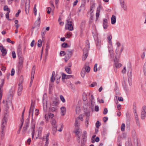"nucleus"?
I'll list each match as a JSON object with an SVG mask.
<instances>
[{
	"label": "nucleus",
	"instance_id": "1",
	"mask_svg": "<svg viewBox=\"0 0 146 146\" xmlns=\"http://www.w3.org/2000/svg\"><path fill=\"white\" fill-rule=\"evenodd\" d=\"M73 22L72 21H70V19H68L67 21V23L65 25V28L70 31L73 30V27L72 25Z\"/></svg>",
	"mask_w": 146,
	"mask_h": 146
},
{
	"label": "nucleus",
	"instance_id": "2",
	"mask_svg": "<svg viewBox=\"0 0 146 146\" xmlns=\"http://www.w3.org/2000/svg\"><path fill=\"white\" fill-rule=\"evenodd\" d=\"M18 57L19 61L18 66V70H21L22 68L24 58L23 57L22 55H19Z\"/></svg>",
	"mask_w": 146,
	"mask_h": 146
},
{
	"label": "nucleus",
	"instance_id": "3",
	"mask_svg": "<svg viewBox=\"0 0 146 146\" xmlns=\"http://www.w3.org/2000/svg\"><path fill=\"white\" fill-rule=\"evenodd\" d=\"M7 118L4 116L2 121L1 130L5 131V127L6 125Z\"/></svg>",
	"mask_w": 146,
	"mask_h": 146
},
{
	"label": "nucleus",
	"instance_id": "4",
	"mask_svg": "<svg viewBox=\"0 0 146 146\" xmlns=\"http://www.w3.org/2000/svg\"><path fill=\"white\" fill-rule=\"evenodd\" d=\"M108 43L111 45L110 47H109L108 48V51L110 53L109 55L110 56V58H111L113 57V50L112 46V42L111 40H109L108 41Z\"/></svg>",
	"mask_w": 146,
	"mask_h": 146
},
{
	"label": "nucleus",
	"instance_id": "5",
	"mask_svg": "<svg viewBox=\"0 0 146 146\" xmlns=\"http://www.w3.org/2000/svg\"><path fill=\"white\" fill-rule=\"evenodd\" d=\"M63 129V125L62 124L58 125V126L56 127H52V131H58L61 132V131Z\"/></svg>",
	"mask_w": 146,
	"mask_h": 146
},
{
	"label": "nucleus",
	"instance_id": "6",
	"mask_svg": "<svg viewBox=\"0 0 146 146\" xmlns=\"http://www.w3.org/2000/svg\"><path fill=\"white\" fill-rule=\"evenodd\" d=\"M30 0H26L25 5V11L26 13L28 14L29 13Z\"/></svg>",
	"mask_w": 146,
	"mask_h": 146
},
{
	"label": "nucleus",
	"instance_id": "7",
	"mask_svg": "<svg viewBox=\"0 0 146 146\" xmlns=\"http://www.w3.org/2000/svg\"><path fill=\"white\" fill-rule=\"evenodd\" d=\"M146 115V106H143L142 108L141 114V118L142 119L145 118Z\"/></svg>",
	"mask_w": 146,
	"mask_h": 146
},
{
	"label": "nucleus",
	"instance_id": "8",
	"mask_svg": "<svg viewBox=\"0 0 146 146\" xmlns=\"http://www.w3.org/2000/svg\"><path fill=\"white\" fill-rule=\"evenodd\" d=\"M83 54L82 57V60H85L87 57L88 54V50L86 48H84L83 50Z\"/></svg>",
	"mask_w": 146,
	"mask_h": 146
},
{
	"label": "nucleus",
	"instance_id": "9",
	"mask_svg": "<svg viewBox=\"0 0 146 146\" xmlns=\"http://www.w3.org/2000/svg\"><path fill=\"white\" fill-rule=\"evenodd\" d=\"M35 106L33 102V100H32V102L31 106L29 111V115H30V114L31 113L32 116H33V111L34 109Z\"/></svg>",
	"mask_w": 146,
	"mask_h": 146
},
{
	"label": "nucleus",
	"instance_id": "10",
	"mask_svg": "<svg viewBox=\"0 0 146 146\" xmlns=\"http://www.w3.org/2000/svg\"><path fill=\"white\" fill-rule=\"evenodd\" d=\"M0 50L2 53V56H5L7 53V51L5 48L3 46H0Z\"/></svg>",
	"mask_w": 146,
	"mask_h": 146
},
{
	"label": "nucleus",
	"instance_id": "11",
	"mask_svg": "<svg viewBox=\"0 0 146 146\" xmlns=\"http://www.w3.org/2000/svg\"><path fill=\"white\" fill-rule=\"evenodd\" d=\"M35 66H34L32 68L31 71V81H33L34 78V75L35 74Z\"/></svg>",
	"mask_w": 146,
	"mask_h": 146
},
{
	"label": "nucleus",
	"instance_id": "12",
	"mask_svg": "<svg viewBox=\"0 0 146 146\" xmlns=\"http://www.w3.org/2000/svg\"><path fill=\"white\" fill-rule=\"evenodd\" d=\"M35 66H34L32 68L31 71V81H33L34 78V75L35 74Z\"/></svg>",
	"mask_w": 146,
	"mask_h": 146
},
{
	"label": "nucleus",
	"instance_id": "13",
	"mask_svg": "<svg viewBox=\"0 0 146 146\" xmlns=\"http://www.w3.org/2000/svg\"><path fill=\"white\" fill-rule=\"evenodd\" d=\"M107 21L108 20L107 19H104L103 26L104 29H107L108 26Z\"/></svg>",
	"mask_w": 146,
	"mask_h": 146
},
{
	"label": "nucleus",
	"instance_id": "14",
	"mask_svg": "<svg viewBox=\"0 0 146 146\" xmlns=\"http://www.w3.org/2000/svg\"><path fill=\"white\" fill-rule=\"evenodd\" d=\"M119 1L122 7L123 8L124 10L126 11L127 10V6L125 4L123 0H119Z\"/></svg>",
	"mask_w": 146,
	"mask_h": 146
},
{
	"label": "nucleus",
	"instance_id": "15",
	"mask_svg": "<svg viewBox=\"0 0 146 146\" xmlns=\"http://www.w3.org/2000/svg\"><path fill=\"white\" fill-rule=\"evenodd\" d=\"M87 137V133L86 131H84L83 132L82 136V139H83V141L85 142L86 141V138Z\"/></svg>",
	"mask_w": 146,
	"mask_h": 146
},
{
	"label": "nucleus",
	"instance_id": "16",
	"mask_svg": "<svg viewBox=\"0 0 146 146\" xmlns=\"http://www.w3.org/2000/svg\"><path fill=\"white\" fill-rule=\"evenodd\" d=\"M61 114L62 115H64L66 113V109L65 107H63L60 108Z\"/></svg>",
	"mask_w": 146,
	"mask_h": 146
},
{
	"label": "nucleus",
	"instance_id": "17",
	"mask_svg": "<svg viewBox=\"0 0 146 146\" xmlns=\"http://www.w3.org/2000/svg\"><path fill=\"white\" fill-rule=\"evenodd\" d=\"M116 17L114 15H113L111 18V22L112 24H113L116 23Z\"/></svg>",
	"mask_w": 146,
	"mask_h": 146
},
{
	"label": "nucleus",
	"instance_id": "18",
	"mask_svg": "<svg viewBox=\"0 0 146 146\" xmlns=\"http://www.w3.org/2000/svg\"><path fill=\"white\" fill-rule=\"evenodd\" d=\"M85 23L84 21H82L80 25V28L81 29V32L82 33V30L84 29L85 27Z\"/></svg>",
	"mask_w": 146,
	"mask_h": 146
},
{
	"label": "nucleus",
	"instance_id": "19",
	"mask_svg": "<svg viewBox=\"0 0 146 146\" xmlns=\"http://www.w3.org/2000/svg\"><path fill=\"white\" fill-rule=\"evenodd\" d=\"M5 131H1L0 136V138L1 140L3 139L5 137Z\"/></svg>",
	"mask_w": 146,
	"mask_h": 146
},
{
	"label": "nucleus",
	"instance_id": "20",
	"mask_svg": "<svg viewBox=\"0 0 146 146\" xmlns=\"http://www.w3.org/2000/svg\"><path fill=\"white\" fill-rule=\"evenodd\" d=\"M73 50H67V54L68 56L71 58L73 53Z\"/></svg>",
	"mask_w": 146,
	"mask_h": 146
},
{
	"label": "nucleus",
	"instance_id": "21",
	"mask_svg": "<svg viewBox=\"0 0 146 146\" xmlns=\"http://www.w3.org/2000/svg\"><path fill=\"white\" fill-rule=\"evenodd\" d=\"M65 69L66 72L67 73L69 74H71L72 73V72L70 68L67 67H65Z\"/></svg>",
	"mask_w": 146,
	"mask_h": 146
},
{
	"label": "nucleus",
	"instance_id": "22",
	"mask_svg": "<svg viewBox=\"0 0 146 146\" xmlns=\"http://www.w3.org/2000/svg\"><path fill=\"white\" fill-rule=\"evenodd\" d=\"M114 61L115 63V66L116 68H119L121 66V63H118L117 62L116 59H114Z\"/></svg>",
	"mask_w": 146,
	"mask_h": 146
},
{
	"label": "nucleus",
	"instance_id": "23",
	"mask_svg": "<svg viewBox=\"0 0 146 146\" xmlns=\"http://www.w3.org/2000/svg\"><path fill=\"white\" fill-rule=\"evenodd\" d=\"M51 124L52 127L58 126L57 125L56 121L54 119H53L52 120L51 122Z\"/></svg>",
	"mask_w": 146,
	"mask_h": 146
},
{
	"label": "nucleus",
	"instance_id": "24",
	"mask_svg": "<svg viewBox=\"0 0 146 146\" xmlns=\"http://www.w3.org/2000/svg\"><path fill=\"white\" fill-rule=\"evenodd\" d=\"M83 68L84 69L85 71L87 72H89L90 70V68L88 66H85Z\"/></svg>",
	"mask_w": 146,
	"mask_h": 146
},
{
	"label": "nucleus",
	"instance_id": "25",
	"mask_svg": "<svg viewBox=\"0 0 146 146\" xmlns=\"http://www.w3.org/2000/svg\"><path fill=\"white\" fill-rule=\"evenodd\" d=\"M95 7V4L93 3L90 6V11L91 12V14L93 12V11L94 10Z\"/></svg>",
	"mask_w": 146,
	"mask_h": 146
},
{
	"label": "nucleus",
	"instance_id": "26",
	"mask_svg": "<svg viewBox=\"0 0 146 146\" xmlns=\"http://www.w3.org/2000/svg\"><path fill=\"white\" fill-rule=\"evenodd\" d=\"M59 104V102L57 101H53L52 104L51 105L53 106H56Z\"/></svg>",
	"mask_w": 146,
	"mask_h": 146
},
{
	"label": "nucleus",
	"instance_id": "27",
	"mask_svg": "<svg viewBox=\"0 0 146 146\" xmlns=\"http://www.w3.org/2000/svg\"><path fill=\"white\" fill-rule=\"evenodd\" d=\"M29 127V124L27 123L23 127V131H25Z\"/></svg>",
	"mask_w": 146,
	"mask_h": 146
},
{
	"label": "nucleus",
	"instance_id": "28",
	"mask_svg": "<svg viewBox=\"0 0 146 146\" xmlns=\"http://www.w3.org/2000/svg\"><path fill=\"white\" fill-rule=\"evenodd\" d=\"M80 122L78 120V118H76L75 120V126L78 127L80 125Z\"/></svg>",
	"mask_w": 146,
	"mask_h": 146
},
{
	"label": "nucleus",
	"instance_id": "29",
	"mask_svg": "<svg viewBox=\"0 0 146 146\" xmlns=\"http://www.w3.org/2000/svg\"><path fill=\"white\" fill-rule=\"evenodd\" d=\"M38 19L37 20L35 23V24L36 26H37L38 25H39L40 24V18L38 17Z\"/></svg>",
	"mask_w": 146,
	"mask_h": 146
},
{
	"label": "nucleus",
	"instance_id": "30",
	"mask_svg": "<svg viewBox=\"0 0 146 146\" xmlns=\"http://www.w3.org/2000/svg\"><path fill=\"white\" fill-rule=\"evenodd\" d=\"M86 73V72L84 70V68H83L82 71L81 72V75L82 77L84 78V77L85 74Z\"/></svg>",
	"mask_w": 146,
	"mask_h": 146
},
{
	"label": "nucleus",
	"instance_id": "31",
	"mask_svg": "<svg viewBox=\"0 0 146 146\" xmlns=\"http://www.w3.org/2000/svg\"><path fill=\"white\" fill-rule=\"evenodd\" d=\"M3 10L4 11H7V12H10V9L8 8V7L7 5H5L4 7Z\"/></svg>",
	"mask_w": 146,
	"mask_h": 146
},
{
	"label": "nucleus",
	"instance_id": "32",
	"mask_svg": "<svg viewBox=\"0 0 146 146\" xmlns=\"http://www.w3.org/2000/svg\"><path fill=\"white\" fill-rule=\"evenodd\" d=\"M82 98L83 100L86 101L87 99V95L85 93H84L82 96Z\"/></svg>",
	"mask_w": 146,
	"mask_h": 146
},
{
	"label": "nucleus",
	"instance_id": "33",
	"mask_svg": "<svg viewBox=\"0 0 146 146\" xmlns=\"http://www.w3.org/2000/svg\"><path fill=\"white\" fill-rule=\"evenodd\" d=\"M25 108H24V110L23 111L22 113V119H21V124H23L24 122V119H23V115H24V113L25 112Z\"/></svg>",
	"mask_w": 146,
	"mask_h": 146
},
{
	"label": "nucleus",
	"instance_id": "34",
	"mask_svg": "<svg viewBox=\"0 0 146 146\" xmlns=\"http://www.w3.org/2000/svg\"><path fill=\"white\" fill-rule=\"evenodd\" d=\"M125 125L124 123H122L121 126V130L122 131H123L125 130Z\"/></svg>",
	"mask_w": 146,
	"mask_h": 146
},
{
	"label": "nucleus",
	"instance_id": "35",
	"mask_svg": "<svg viewBox=\"0 0 146 146\" xmlns=\"http://www.w3.org/2000/svg\"><path fill=\"white\" fill-rule=\"evenodd\" d=\"M86 47H87L88 48V49H87V48H86L87 50H89V49L90 48V43L89 42V41L88 40H87L86 41Z\"/></svg>",
	"mask_w": 146,
	"mask_h": 146
},
{
	"label": "nucleus",
	"instance_id": "36",
	"mask_svg": "<svg viewBox=\"0 0 146 146\" xmlns=\"http://www.w3.org/2000/svg\"><path fill=\"white\" fill-rule=\"evenodd\" d=\"M62 46L63 48H67L69 46V45L67 43L64 42L62 44Z\"/></svg>",
	"mask_w": 146,
	"mask_h": 146
},
{
	"label": "nucleus",
	"instance_id": "37",
	"mask_svg": "<svg viewBox=\"0 0 146 146\" xmlns=\"http://www.w3.org/2000/svg\"><path fill=\"white\" fill-rule=\"evenodd\" d=\"M36 5L35 4L33 8L34 13L35 15H36L37 10L36 8Z\"/></svg>",
	"mask_w": 146,
	"mask_h": 146
},
{
	"label": "nucleus",
	"instance_id": "38",
	"mask_svg": "<svg viewBox=\"0 0 146 146\" xmlns=\"http://www.w3.org/2000/svg\"><path fill=\"white\" fill-rule=\"evenodd\" d=\"M42 40H39L38 42V46L39 47H40L42 46Z\"/></svg>",
	"mask_w": 146,
	"mask_h": 146
},
{
	"label": "nucleus",
	"instance_id": "39",
	"mask_svg": "<svg viewBox=\"0 0 146 146\" xmlns=\"http://www.w3.org/2000/svg\"><path fill=\"white\" fill-rule=\"evenodd\" d=\"M143 72L144 75L146 76V62H145L143 66Z\"/></svg>",
	"mask_w": 146,
	"mask_h": 146
},
{
	"label": "nucleus",
	"instance_id": "40",
	"mask_svg": "<svg viewBox=\"0 0 146 146\" xmlns=\"http://www.w3.org/2000/svg\"><path fill=\"white\" fill-rule=\"evenodd\" d=\"M100 9L97 8V12L96 13V16L97 17H98L100 15Z\"/></svg>",
	"mask_w": 146,
	"mask_h": 146
},
{
	"label": "nucleus",
	"instance_id": "41",
	"mask_svg": "<svg viewBox=\"0 0 146 146\" xmlns=\"http://www.w3.org/2000/svg\"><path fill=\"white\" fill-rule=\"evenodd\" d=\"M17 53L18 56L19 55H21V50L20 48H19L17 49Z\"/></svg>",
	"mask_w": 146,
	"mask_h": 146
},
{
	"label": "nucleus",
	"instance_id": "42",
	"mask_svg": "<svg viewBox=\"0 0 146 146\" xmlns=\"http://www.w3.org/2000/svg\"><path fill=\"white\" fill-rule=\"evenodd\" d=\"M96 127L97 128H99V126H100L101 125V123L99 122V121H97L96 122Z\"/></svg>",
	"mask_w": 146,
	"mask_h": 146
},
{
	"label": "nucleus",
	"instance_id": "43",
	"mask_svg": "<svg viewBox=\"0 0 146 146\" xmlns=\"http://www.w3.org/2000/svg\"><path fill=\"white\" fill-rule=\"evenodd\" d=\"M6 40H7V42L11 43L12 44H14V43H15L14 42L11 41L10 39L9 38H7Z\"/></svg>",
	"mask_w": 146,
	"mask_h": 146
},
{
	"label": "nucleus",
	"instance_id": "44",
	"mask_svg": "<svg viewBox=\"0 0 146 146\" xmlns=\"http://www.w3.org/2000/svg\"><path fill=\"white\" fill-rule=\"evenodd\" d=\"M60 56H63L66 55V53L65 51H62L60 52Z\"/></svg>",
	"mask_w": 146,
	"mask_h": 146
},
{
	"label": "nucleus",
	"instance_id": "45",
	"mask_svg": "<svg viewBox=\"0 0 146 146\" xmlns=\"http://www.w3.org/2000/svg\"><path fill=\"white\" fill-rule=\"evenodd\" d=\"M19 87L18 89V92H21L22 90V87L21 84H19Z\"/></svg>",
	"mask_w": 146,
	"mask_h": 146
},
{
	"label": "nucleus",
	"instance_id": "46",
	"mask_svg": "<svg viewBox=\"0 0 146 146\" xmlns=\"http://www.w3.org/2000/svg\"><path fill=\"white\" fill-rule=\"evenodd\" d=\"M60 98L63 102L64 103L65 102V100L64 98L62 95H60Z\"/></svg>",
	"mask_w": 146,
	"mask_h": 146
},
{
	"label": "nucleus",
	"instance_id": "47",
	"mask_svg": "<svg viewBox=\"0 0 146 146\" xmlns=\"http://www.w3.org/2000/svg\"><path fill=\"white\" fill-rule=\"evenodd\" d=\"M62 79L64 80V79H66V75L64 73H62Z\"/></svg>",
	"mask_w": 146,
	"mask_h": 146
},
{
	"label": "nucleus",
	"instance_id": "48",
	"mask_svg": "<svg viewBox=\"0 0 146 146\" xmlns=\"http://www.w3.org/2000/svg\"><path fill=\"white\" fill-rule=\"evenodd\" d=\"M79 128H77L75 131V133L76 134V135L78 137L79 136V134L80 133V132L79 131Z\"/></svg>",
	"mask_w": 146,
	"mask_h": 146
},
{
	"label": "nucleus",
	"instance_id": "49",
	"mask_svg": "<svg viewBox=\"0 0 146 146\" xmlns=\"http://www.w3.org/2000/svg\"><path fill=\"white\" fill-rule=\"evenodd\" d=\"M56 107H51L50 108V111L52 112H54L56 111Z\"/></svg>",
	"mask_w": 146,
	"mask_h": 146
},
{
	"label": "nucleus",
	"instance_id": "50",
	"mask_svg": "<svg viewBox=\"0 0 146 146\" xmlns=\"http://www.w3.org/2000/svg\"><path fill=\"white\" fill-rule=\"evenodd\" d=\"M10 12H7V13L6 14L5 16L6 18L8 19V20L9 21L11 20V19H10L9 17V14Z\"/></svg>",
	"mask_w": 146,
	"mask_h": 146
},
{
	"label": "nucleus",
	"instance_id": "51",
	"mask_svg": "<svg viewBox=\"0 0 146 146\" xmlns=\"http://www.w3.org/2000/svg\"><path fill=\"white\" fill-rule=\"evenodd\" d=\"M96 42V46H98L100 45V42H99L98 38H97L95 40Z\"/></svg>",
	"mask_w": 146,
	"mask_h": 146
},
{
	"label": "nucleus",
	"instance_id": "52",
	"mask_svg": "<svg viewBox=\"0 0 146 146\" xmlns=\"http://www.w3.org/2000/svg\"><path fill=\"white\" fill-rule=\"evenodd\" d=\"M133 112L134 113H136V106L135 105L133 104Z\"/></svg>",
	"mask_w": 146,
	"mask_h": 146
},
{
	"label": "nucleus",
	"instance_id": "53",
	"mask_svg": "<svg viewBox=\"0 0 146 146\" xmlns=\"http://www.w3.org/2000/svg\"><path fill=\"white\" fill-rule=\"evenodd\" d=\"M71 78H74V76L73 75H66V79H69Z\"/></svg>",
	"mask_w": 146,
	"mask_h": 146
},
{
	"label": "nucleus",
	"instance_id": "54",
	"mask_svg": "<svg viewBox=\"0 0 146 146\" xmlns=\"http://www.w3.org/2000/svg\"><path fill=\"white\" fill-rule=\"evenodd\" d=\"M97 64H96L94 66V70L95 72H96L97 70Z\"/></svg>",
	"mask_w": 146,
	"mask_h": 146
},
{
	"label": "nucleus",
	"instance_id": "55",
	"mask_svg": "<svg viewBox=\"0 0 146 146\" xmlns=\"http://www.w3.org/2000/svg\"><path fill=\"white\" fill-rule=\"evenodd\" d=\"M3 88H0V98H1L3 95Z\"/></svg>",
	"mask_w": 146,
	"mask_h": 146
},
{
	"label": "nucleus",
	"instance_id": "56",
	"mask_svg": "<svg viewBox=\"0 0 146 146\" xmlns=\"http://www.w3.org/2000/svg\"><path fill=\"white\" fill-rule=\"evenodd\" d=\"M4 82L3 80H2L1 81V83L0 85V88H3V85L4 84Z\"/></svg>",
	"mask_w": 146,
	"mask_h": 146
},
{
	"label": "nucleus",
	"instance_id": "57",
	"mask_svg": "<svg viewBox=\"0 0 146 146\" xmlns=\"http://www.w3.org/2000/svg\"><path fill=\"white\" fill-rule=\"evenodd\" d=\"M46 141L45 142V143L44 144V146H48V145L49 143V141H48L49 139H47H47H46Z\"/></svg>",
	"mask_w": 146,
	"mask_h": 146
},
{
	"label": "nucleus",
	"instance_id": "58",
	"mask_svg": "<svg viewBox=\"0 0 146 146\" xmlns=\"http://www.w3.org/2000/svg\"><path fill=\"white\" fill-rule=\"evenodd\" d=\"M15 73V70L14 68H12L11 72V75L13 76L14 75Z\"/></svg>",
	"mask_w": 146,
	"mask_h": 146
},
{
	"label": "nucleus",
	"instance_id": "59",
	"mask_svg": "<svg viewBox=\"0 0 146 146\" xmlns=\"http://www.w3.org/2000/svg\"><path fill=\"white\" fill-rule=\"evenodd\" d=\"M108 112V110L107 108H106L104 109L103 111V114L104 115L106 114Z\"/></svg>",
	"mask_w": 146,
	"mask_h": 146
},
{
	"label": "nucleus",
	"instance_id": "60",
	"mask_svg": "<svg viewBox=\"0 0 146 146\" xmlns=\"http://www.w3.org/2000/svg\"><path fill=\"white\" fill-rule=\"evenodd\" d=\"M21 10L20 9H19L18 11L15 14V17H18L19 16V13L21 12Z\"/></svg>",
	"mask_w": 146,
	"mask_h": 146
},
{
	"label": "nucleus",
	"instance_id": "61",
	"mask_svg": "<svg viewBox=\"0 0 146 146\" xmlns=\"http://www.w3.org/2000/svg\"><path fill=\"white\" fill-rule=\"evenodd\" d=\"M12 57L13 58H15L16 57V55L15 52L13 51L12 52Z\"/></svg>",
	"mask_w": 146,
	"mask_h": 146
},
{
	"label": "nucleus",
	"instance_id": "62",
	"mask_svg": "<svg viewBox=\"0 0 146 146\" xmlns=\"http://www.w3.org/2000/svg\"><path fill=\"white\" fill-rule=\"evenodd\" d=\"M78 118V120H79V119H80L82 121H83L84 120L83 118L81 115H80L77 118Z\"/></svg>",
	"mask_w": 146,
	"mask_h": 146
},
{
	"label": "nucleus",
	"instance_id": "63",
	"mask_svg": "<svg viewBox=\"0 0 146 146\" xmlns=\"http://www.w3.org/2000/svg\"><path fill=\"white\" fill-rule=\"evenodd\" d=\"M70 58L69 56H66L64 58L65 61L66 62H67Z\"/></svg>",
	"mask_w": 146,
	"mask_h": 146
},
{
	"label": "nucleus",
	"instance_id": "64",
	"mask_svg": "<svg viewBox=\"0 0 146 146\" xmlns=\"http://www.w3.org/2000/svg\"><path fill=\"white\" fill-rule=\"evenodd\" d=\"M96 84L97 83L96 82H94L90 85V86L92 87H94L96 85Z\"/></svg>",
	"mask_w": 146,
	"mask_h": 146
}]
</instances>
